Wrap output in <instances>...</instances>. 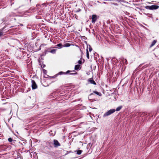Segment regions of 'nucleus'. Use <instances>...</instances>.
<instances>
[{"mask_svg": "<svg viewBox=\"0 0 159 159\" xmlns=\"http://www.w3.org/2000/svg\"><path fill=\"white\" fill-rule=\"evenodd\" d=\"M145 8L147 9L153 10L158 9L159 8V6L155 5H152L151 6H146Z\"/></svg>", "mask_w": 159, "mask_h": 159, "instance_id": "nucleus-1", "label": "nucleus"}, {"mask_svg": "<svg viewBox=\"0 0 159 159\" xmlns=\"http://www.w3.org/2000/svg\"><path fill=\"white\" fill-rule=\"evenodd\" d=\"M115 111V110L114 109L110 110L108 111H107V112H106L104 114L103 116L105 117L107 116L111 115V114L113 113Z\"/></svg>", "mask_w": 159, "mask_h": 159, "instance_id": "nucleus-2", "label": "nucleus"}, {"mask_svg": "<svg viewBox=\"0 0 159 159\" xmlns=\"http://www.w3.org/2000/svg\"><path fill=\"white\" fill-rule=\"evenodd\" d=\"M32 87L33 89H35L37 88V85L35 82L34 80L32 81Z\"/></svg>", "mask_w": 159, "mask_h": 159, "instance_id": "nucleus-3", "label": "nucleus"}, {"mask_svg": "<svg viewBox=\"0 0 159 159\" xmlns=\"http://www.w3.org/2000/svg\"><path fill=\"white\" fill-rule=\"evenodd\" d=\"M97 19V16L96 15H93L92 16V23H94Z\"/></svg>", "mask_w": 159, "mask_h": 159, "instance_id": "nucleus-4", "label": "nucleus"}, {"mask_svg": "<svg viewBox=\"0 0 159 159\" xmlns=\"http://www.w3.org/2000/svg\"><path fill=\"white\" fill-rule=\"evenodd\" d=\"M54 145L55 147H57L60 146V143L58 142L57 140H54Z\"/></svg>", "mask_w": 159, "mask_h": 159, "instance_id": "nucleus-5", "label": "nucleus"}, {"mask_svg": "<svg viewBox=\"0 0 159 159\" xmlns=\"http://www.w3.org/2000/svg\"><path fill=\"white\" fill-rule=\"evenodd\" d=\"M88 82L94 85L96 84V82L93 80L92 78H90L88 80Z\"/></svg>", "mask_w": 159, "mask_h": 159, "instance_id": "nucleus-6", "label": "nucleus"}, {"mask_svg": "<svg viewBox=\"0 0 159 159\" xmlns=\"http://www.w3.org/2000/svg\"><path fill=\"white\" fill-rule=\"evenodd\" d=\"M71 45V44L69 43H66L64 44L63 47H69Z\"/></svg>", "mask_w": 159, "mask_h": 159, "instance_id": "nucleus-7", "label": "nucleus"}, {"mask_svg": "<svg viewBox=\"0 0 159 159\" xmlns=\"http://www.w3.org/2000/svg\"><path fill=\"white\" fill-rule=\"evenodd\" d=\"M93 93H94L96 94L97 95L99 96H101L102 95L101 93L98 92L96 91H93Z\"/></svg>", "mask_w": 159, "mask_h": 159, "instance_id": "nucleus-8", "label": "nucleus"}, {"mask_svg": "<svg viewBox=\"0 0 159 159\" xmlns=\"http://www.w3.org/2000/svg\"><path fill=\"white\" fill-rule=\"evenodd\" d=\"M157 41L156 40H154L152 43V44L150 46V47H151L153 46L156 43Z\"/></svg>", "mask_w": 159, "mask_h": 159, "instance_id": "nucleus-9", "label": "nucleus"}, {"mask_svg": "<svg viewBox=\"0 0 159 159\" xmlns=\"http://www.w3.org/2000/svg\"><path fill=\"white\" fill-rule=\"evenodd\" d=\"M79 67H80L79 65H76L75 66V70H77L78 69H79Z\"/></svg>", "mask_w": 159, "mask_h": 159, "instance_id": "nucleus-10", "label": "nucleus"}, {"mask_svg": "<svg viewBox=\"0 0 159 159\" xmlns=\"http://www.w3.org/2000/svg\"><path fill=\"white\" fill-rule=\"evenodd\" d=\"M122 107V106H120L117 107L116 109V111H120L121 109V108Z\"/></svg>", "mask_w": 159, "mask_h": 159, "instance_id": "nucleus-11", "label": "nucleus"}, {"mask_svg": "<svg viewBox=\"0 0 159 159\" xmlns=\"http://www.w3.org/2000/svg\"><path fill=\"white\" fill-rule=\"evenodd\" d=\"M82 151L81 150H77V154L79 155L82 152Z\"/></svg>", "mask_w": 159, "mask_h": 159, "instance_id": "nucleus-12", "label": "nucleus"}, {"mask_svg": "<svg viewBox=\"0 0 159 159\" xmlns=\"http://www.w3.org/2000/svg\"><path fill=\"white\" fill-rule=\"evenodd\" d=\"M86 54H87V57L88 58V59L89 58V52L88 50V49H87V52H86Z\"/></svg>", "mask_w": 159, "mask_h": 159, "instance_id": "nucleus-13", "label": "nucleus"}, {"mask_svg": "<svg viewBox=\"0 0 159 159\" xmlns=\"http://www.w3.org/2000/svg\"><path fill=\"white\" fill-rule=\"evenodd\" d=\"M57 46L58 47H60L61 48H62V45L61 43H59L58 44Z\"/></svg>", "mask_w": 159, "mask_h": 159, "instance_id": "nucleus-14", "label": "nucleus"}, {"mask_svg": "<svg viewBox=\"0 0 159 159\" xmlns=\"http://www.w3.org/2000/svg\"><path fill=\"white\" fill-rule=\"evenodd\" d=\"M59 75H61V74H66V73L64 72H60L59 73Z\"/></svg>", "mask_w": 159, "mask_h": 159, "instance_id": "nucleus-15", "label": "nucleus"}, {"mask_svg": "<svg viewBox=\"0 0 159 159\" xmlns=\"http://www.w3.org/2000/svg\"><path fill=\"white\" fill-rule=\"evenodd\" d=\"M8 140L10 142H11L12 141V139L11 138H8Z\"/></svg>", "mask_w": 159, "mask_h": 159, "instance_id": "nucleus-16", "label": "nucleus"}, {"mask_svg": "<svg viewBox=\"0 0 159 159\" xmlns=\"http://www.w3.org/2000/svg\"><path fill=\"white\" fill-rule=\"evenodd\" d=\"M78 63L79 64H81L82 63V61L80 60H79L78 61Z\"/></svg>", "mask_w": 159, "mask_h": 159, "instance_id": "nucleus-17", "label": "nucleus"}, {"mask_svg": "<svg viewBox=\"0 0 159 159\" xmlns=\"http://www.w3.org/2000/svg\"><path fill=\"white\" fill-rule=\"evenodd\" d=\"M3 34V33L2 32H0V37Z\"/></svg>", "mask_w": 159, "mask_h": 159, "instance_id": "nucleus-18", "label": "nucleus"}, {"mask_svg": "<svg viewBox=\"0 0 159 159\" xmlns=\"http://www.w3.org/2000/svg\"><path fill=\"white\" fill-rule=\"evenodd\" d=\"M70 71V70H68L66 72V74H67L68 73H69Z\"/></svg>", "mask_w": 159, "mask_h": 159, "instance_id": "nucleus-19", "label": "nucleus"}, {"mask_svg": "<svg viewBox=\"0 0 159 159\" xmlns=\"http://www.w3.org/2000/svg\"><path fill=\"white\" fill-rule=\"evenodd\" d=\"M77 74V73H71L70 74H71V75H74V74Z\"/></svg>", "mask_w": 159, "mask_h": 159, "instance_id": "nucleus-20", "label": "nucleus"}, {"mask_svg": "<svg viewBox=\"0 0 159 159\" xmlns=\"http://www.w3.org/2000/svg\"><path fill=\"white\" fill-rule=\"evenodd\" d=\"M92 48H89V51L91 52L92 50Z\"/></svg>", "mask_w": 159, "mask_h": 159, "instance_id": "nucleus-21", "label": "nucleus"}, {"mask_svg": "<svg viewBox=\"0 0 159 159\" xmlns=\"http://www.w3.org/2000/svg\"><path fill=\"white\" fill-rule=\"evenodd\" d=\"M125 62L127 61V60L126 59H125Z\"/></svg>", "mask_w": 159, "mask_h": 159, "instance_id": "nucleus-22", "label": "nucleus"}, {"mask_svg": "<svg viewBox=\"0 0 159 159\" xmlns=\"http://www.w3.org/2000/svg\"><path fill=\"white\" fill-rule=\"evenodd\" d=\"M92 94H93V93H91V94H90V95H92Z\"/></svg>", "mask_w": 159, "mask_h": 159, "instance_id": "nucleus-23", "label": "nucleus"}, {"mask_svg": "<svg viewBox=\"0 0 159 159\" xmlns=\"http://www.w3.org/2000/svg\"><path fill=\"white\" fill-rule=\"evenodd\" d=\"M0 151H1L0 150Z\"/></svg>", "mask_w": 159, "mask_h": 159, "instance_id": "nucleus-24", "label": "nucleus"}]
</instances>
